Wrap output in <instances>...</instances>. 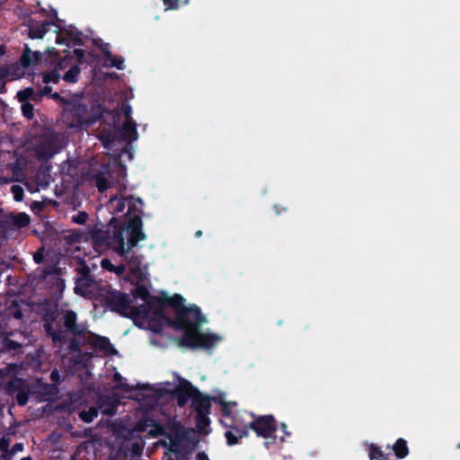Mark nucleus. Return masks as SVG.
Returning a JSON list of instances; mask_svg holds the SVG:
<instances>
[{"mask_svg": "<svg viewBox=\"0 0 460 460\" xmlns=\"http://www.w3.org/2000/svg\"><path fill=\"white\" fill-rule=\"evenodd\" d=\"M9 75V69L5 66H0V81L4 79Z\"/></svg>", "mask_w": 460, "mask_h": 460, "instance_id": "nucleus-46", "label": "nucleus"}, {"mask_svg": "<svg viewBox=\"0 0 460 460\" xmlns=\"http://www.w3.org/2000/svg\"><path fill=\"white\" fill-rule=\"evenodd\" d=\"M113 221H115L114 217L111 219L110 227L107 230L99 228L97 226L89 229L88 240L93 243L94 250L99 253L111 249L120 256L124 252L125 228L120 225L111 226Z\"/></svg>", "mask_w": 460, "mask_h": 460, "instance_id": "nucleus-3", "label": "nucleus"}, {"mask_svg": "<svg viewBox=\"0 0 460 460\" xmlns=\"http://www.w3.org/2000/svg\"><path fill=\"white\" fill-rule=\"evenodd\" d=\"M10 223L17 228H23L30 225L31 217L28 214L21 212L16 215H11Z\"/></svg>", "mask_w": 460, "mask_h": 460, "instance_id": "nucleus-23", "label": "nucleus"}, {"mask_svg": "<svg viewBox=\"0 0 460 460\" xmlns=\"http://www.w3.org/2000/svg\"><path fill=\"white\" fill-rule=\"evenodd\" d=\"M22 449H23V445L22 443H16L13 445L12 451L13 453H15L17 451H22Z\"/></svg>", "mask_w": 460, "mask_h": 460, "instance_id": "nucleus-54", "label": "nucleus"}, {"mask_svg": "<svg viewBox=\"0 0 460 460\" xmlns=\"http://www.w3.org/2000/svg\"><path fill=\"white\" fill-rule=\"evenodd\" d=\"M65 35L66 36L67 41H71L75 46L84 45L83 42V33L80 31L73 30V29H63Z\"/></svg>", "mask_w": 460, "mask_h": 460, "instance_id": "nucleus-25", "label": "nucleus"}, {"mask_svg": "<svg viewBox=\"0 0 460 460\" xmlns=\"http://www.w3.org/2000/svg\"><path fill=\"white\" fill-rule=\"evenodd\" d=\"M41 57V53L39 51H31V49L25 45L24 50L21 56V65L27 68L34 62H37Z\"/></svg>", "mask_w": 460, "mask_h": 460, "instance_id": "nucleus-17", "label": "nucleus"}, {"mask_svg": "<svg viewBox=\"0 0 460 460\" xmlns=\"http://www.w3.org/2000/svg\"><path fill=\"white\" fill-rule=\"evenodd\" d=\"M196 460H209L205 452H199L196 456Z\"/></svg>", "mask_w": 460, "mask_h": 460, "instance_id": "nucleus-53", "label": "nucleus"}, {"mask_svg": "<svg viewBox=\"0 0 460 460\" xmlns=\"http://www.w3.org/2000/svg\"><path fill=\"white\" fill-rule=\"evenodd\" d=\"M281 429H282L283 432L285 433V435H288V436L290 435V433L287 431L288 426L285 423H281Z\"/></svg>", "mask_w": 460, "mask_h": 460, "instance_id": "nucleus-59", "label": "nucleus"}, {"mask_svg": "<svg viewBox=\"0 0 460 460\" xmlns=\"http://www.w3.org/2000/svg\"><path fill=\"white\" fill-rule=\"evenodd\" d=\"M115 388L118 390H121L125 393H130L135 390H140V391H153L154 390L153 387L148 384H137L136 386H134V385H129L128 384H127L126 380L120 381L119 383H118L116 385Z\"/></svg>", "mask_w": 460, "mask_h": 460, "instance_id": "nucleus-21", "label": "nucleus"}, {"mask_svg": "<svg viewBox=\"0 0 460 460\" xmlns=\"http://www.w3.org/2000/svg\"><path fill=\"white\" fill-rule=\"evenodd\" d=\"M7 394L15 398L19 406H25L31 394V389L25 379L15 377L10 380L6 385Z\"/></svg>", "mask_w": 460, "mask_h": 460, "instance_id": "nucleus-8", "label": "nucleus"}, {"mask_svg": "<svg viewBox=\"0 0 460 460\" xmlns=\"http://www.w3.org/2000/svg\"><path fill=\"white\" fill-rule=\"evenodd\" d=\"M118 173H119V176L122 178V180L125 179L127 173H126V167L122 164H119L118 165Z\"/></svg>", "mask_w": 460, "mask_h": 460, "instance_id": "nucleus-48", "label": "nucleus"}, {"mask_svg": "<svg viewBox=\"0 0 460 460\" xmlns=\"http://www.w3.org/2000/svg\"><path fill=\"white\" fill-rule=\"evenodd\" d=\"M166 9L176 10L179 7L180 0H162Z\"/></svg>", "mask_w": 460, "mask_h": 460, "instance_id": "nucleus-41", "label": "nucleus"}, {"mask_svg": "<svg viewBox=\"0 0 460 460\" xmlns=\"http://www.w3.org/2000/svg\"><path fill=\"white\" fill-rule=\"evenodd\" d=\"M115 412H116V406L115 405H112L109 409H104L103 410V413L107 414V415H113V414H115Z\"/></svg>", "mask_w": 460, "mask_h": 460, "instance_id": "nucleus-51", "label": "nucleus"}, {"mask_svg": "<svg viewBox=\"0 0 460 460\" xmlns=\"http://www.w3.org/2000/svg\"><path fill=\"white\" fill-rule=\"evenodd\" d=\"M64 111L67 126L71 128L91 126L94 124L100 117L92 114L86 104L73 100L66 102Z\"/></svg>", "mask_w": 460, "mask_h": 460, "instance_id": "nucleus-6", "label": "nucleus"}, {"mask_svg": "<svg viewBox=\"0 0 460 460\" xmlns=\"http://www.w3.org/2000/svg\"><path fill=\"white\" fill-rule=\"evenodd\" d=\"M45 208V204L41 201H34L32 204H31V210L36 213V214H39Z\"/></svg>", "mask_w": 460, "mask_h": 460, "instance_id": "nucleus-43", "label": "nucleus"}, {"mask_svg": "<svg viewBox=\"0 0 460 460\" xmlns=\"http://www.w3.org/2000/svg\"><path fill=\"white\" fill-rule=\"evenodd\" d=\"M59 317L58 305H47L42 311V323L45 335L49 338L54 347L60 349L66 345L69 352H79L81 350V338L85 335V328L78 324L77 314L73 310L65 311L62 320L64 329L54 328V323Z\"/></svg>", "mask_w": 460, "mask_h": 460, "instance_id": "nucleus-2", "label": "nucleus"}, {"mask_svg": "<svg viewBox=\"0 0 460 460\" xmlns=\"http://www.w3.org/2000/svg\"><path fill=\"white\" fill-rule=\"evenodd\" d=\"M16 98L19 102H25L28 101L35 102H40L38 91H35L32 87H26L19 91L16 94Z\"/></svg>", "mask_w": 460, "mask_h": 460, "instance_id": "nucleus-18", "label": "nucleus"}, {"mask_svg": "<svg viewBox=\"0 0 460 460\" xmlns=\"http://www.w3.org/2000/svg\"><path fill=\"white\" fill-rule=\"evenodd\" d=\"M45 255H44V249L40 248L34 254H33V260L37 264H40L44 261Z\"/></svg>", "mask_w": 460, "mask_h": 460, "instance_id": "nucleus-38", "label": "nucleus"}, {"mask_svg": "<svg viewBox=\"0 0 460 460\" xmlns=\"http://www.w3.org/2000/svg\"><path fill=\"white\" fill-rule=\"evenodd\" d=\"M119 132L122 137L129 142L137 140L138 137L137 123L134 120H126L119 128Z\"/></svg>", "mask_w": 460, "mask_h": 460, "instance_id": "nucleus-14", "label": "nucleus"}, {"mask_svg": "<svg viewBox=\"0 0 460 460\" xmlns=\"http://www.w3.org/2000/svg\"><path fill=\"white\" fill-rule=\"evenodd\" d=\"M101 266L103 270H106L110 272L115 270V265L109 259H102L101 261Z\"/></svg>", "mask_w": 460, "mask_h": 460, "instance_id": "nucleus-40", "label": "nucleus"}, {"mask_svg": "<svg viewBox=\"0 0 460 460\" xmlns=\"http://www.w3.org/2000/svg\"><path fill=\"white\" fill-rule=\"evenodd\" d=\"M52 92V87L49 85H45L43 87H40L38 93L40 94V100L41 101L44 96H50Z\"/></svg>", "mask_w": 460, "mask_h": 460, "instance_id": "nucleus-39", "label": "nucleus"}, {"mask_svg": "<svg viewBox=\"0 0 460 460\" xmlns=\"http://www.w3.org/2000/svg\"><path fill=\"white\" fill-rule=\"evenodd\" d=\"M56 43L57 44H66V46H68V42H67V39H66V36L65 38H61L59 36H57V39H56Z\"/></svg>", "mask_w": 460, "mask_h": 460, "instance_id": "nucleus-52", "label": "nucleus"}, {"mask_svg": "<svg viewBox=\"0 0 460 460\" xmlns=\"http://www.w3.org/2000/svg\"><path fill=\"white\" fill-rule=\"evenodd\" d=\"M49 25H54L56 26L59 31H61V27L54 22L53 21H46L44 22L42 24H40V26H32V25H29V32H28V36L32 39V40H35V39H43V37L45 36V34L49 31Z\"/></svg>", "mask_w": 460, "mask_h": 460, "instance_id": "nucleus-13", "label": "nucleus"}, {"mask_svg": "<svg viewBox=\"0 0 460 460\" xmlns=\"http://www.w3.org/2000/svg\"><path fill=\"white\" fill-rule=\"evenodd\" d=\"M99 414L98 408L93 406L88 410H83L79 412V418L85 423L92 422L94 418H96Z\"/></svg>", "mask_w": 460, "mask_h": 460, "instance_id": "nucleus-28", "label": "nucleus"}, {"mask_svg": "<svg viewBox=\"0 0 460 460\" xmlns=\"http://www.w3.org/2000/svg\"><path fill=\"white\" fill-rule=\"evenodd\" d=\"M230 428L234 429L235 433L232 430L226 431L225 437L228 446H234L238 444L240 438L247 437L249 434L247 427L245 426L243 429L236 428L235 426H230Z\"/></svg>", "mask_w": 460, "mask_h": 460, "instance_id": "nucleus-15", "label": "nucleus"}, {"mask_svg": "<svg viewBox=\"0 0 460 460\" xmlns=\"http://www.w3.org/2000/svg\"><path fill=\"white\" fill-rule=\"evenodd\" d=\"M222 414L223 416H229L231 414V411L228 407V403L227 402H223L222 403Z\"/></svg>", "mask_w": 460, "mask_h": 460, "instance_id": "nucleus-49", "label": "nucleus"}, {"mask_svg": "<svg viewBox=\"0 0 460 460\" xmlns=\"http://www.w3.org/2000/svg\"><path fill=\"white\" fill-rule=\"evenodd\" d=\"M61 79V75L58 69L53 68L49 72L43 75V83L48 84L49 83L58 84Z\"/></svg>", "mask_w": 460, "mask_h": 460, "instance_id": "nucleus-32", "label": "nucleus"}, {"mask_svg": "<svg viewBox=\"0 0 460 460\" xmlns=\"http://www.w3.org/2000/svg\"><path fill=\"white\" fill-rule=\"evenodd\" d=\"M104 305L112 312L122 316L128 317V310L132 300L126 293L119 290H111L103 298Z\"/></svg>", "mask_w": 460, "mask_h": 460, "instance_id": "nucleus-7", "label": "nucleus"}, {"mask_svg": "<svg viewBox=\"0 0 460 460\" xmlns=\"http://www.w3.org/2000/svg\"><path fill=\"white\" fill-rule=\"evenodd\" d=\"M392 449L394 453V455L400 458H405L409 455V447L407 446V441L404 438H398L394 446L392 447Z\"/></svg>", "mask_w": 460, "mask_h": 460, "instance_id": "nucleus-22", "label": "nucleus"}, {"mask_svg": "<svg viewBox=\"0 0 460 460\" xmlns=\"http://www.w3.org/2000/svg\"><path fill=\"white\" fill-rule=\"evenodd\" d=\"M59 378H60V375L58 373V370H53L51 373H50V380L52 382H58L59 381Z\"/></svg>", "mask_w": 460, "mask_h": 460, "instance_id": "nucleus-50", "label": "nucleus"}, {"mask_svg": "<svg viewBox=\"0 0 460 460\" xmlns=\"http://www.w3.org/2000/svg\"><path fill=\"white\" fill-rule=\"evenodd\" d=\"M185 299L179 294L169 296L166 293L151 296L147 300L153 319L164 322L167 326L182 331L181 337L173 339L180 348L211 349L220 341L215 333H204L200 326L206 317L196 305H184Z\"/></svg>", "mask_w": 460, "mask_h": 460, "instance_id": "nucleus-1", "label": "nucleus"}, {"mask_svg": "<svg viewBox=\"0 0 460 460\" xmlns=\"http://www.w3.org/2000/svg\"><path fill=\"white\" fill-rule=\"evenodd\" d=\"M61 150L59 139L57 135H50L42 139L36 147V155L42 161L51 159L56 154Z\"/></svg>", "mask_w": 460, "mask_h": 460, "instance_id": "nucleus-10", "label": "nucleus"}, {"mask_svg": "<svg viewBox=\"0 0 460 460\" xmlns=\"http://www.w3.org/2000/svg\"><path fill=\"white\" fill-rule=\"evenodd\" d=\"M368 456L370 460H388V454L384 453L379 447L374 444L369 447Z\"/></svg>", "mask_w": 460, "mask_h": 460, "instance_id": "nucleus-29", "label": "nucleus"}, {"mask_svg": "<svg viewBox=\"0 0 460 460\" xmlns=\"http://www.w3.org/2000/svg\"><path fill=\"white\" fill-rule=\"evenodd\" d=\"M126 199H127L117 195L111 197L107 204L108 209L111 214L121 213L125 209Z\"/></svg>", "mask_w": 460, "mask_h": 460, "instance_id": "nucleus-19", "label": "nucleus"}, {"mask_svg": "<svg viewBox=\"0 0 460 460\" xmlns=\"http://www.w3.org/2000/svg\"><path fill=\"white\" fill-rule=\"evenodd\" d=\"M113 380L117 383H119L120 381H125V378L119 373H115L113 376Z\"/></svg>", "mask_w": 460, "mask_h": 460, "instance_id": "nucleus-55", "label": "nucleus"}, {"mask_svg": "<svg viewBox=\"0 0 460 460\" xmlns=\"http://www.w3.org/2000/svg\"><path fill=\"white\" fill-rule=\"evenodd\" d=\"M177 405L184 407L188 400H191V407L196 414L210 413L212 397L203 394L190 381L181 379L174 391Z\"/></svg>", "mask_w": 460, "mask_h": 460, "instance_id": "nucleus-4", "label": "nucleus"}, {"mask_svg": "<svg viewBox=\"0 0 460 460\" xmlns=\"http://www.w3.org/2000/svg\"><path fill=\"white\" fill-rule=\"evenodd\" d=\"M142 218L140 215H134L131 217L127 224L126 231L128 233V242L124 243V252L121 258L132 263L134 266L138 267L141 260L138 256L134 255L131 252L136 247L138 242L146 239V234L142 230Z\"/></svg>", "mask_w": 460, "mask_h": 460, "instance_id": "nucleus-5", "label": "nucleus"}, {"mask_svg": "<svg viewBox=\"0 0 460 460\" xmlns=\"http://www.w3.org/2000/svg\"><path fill=\"white\" fill-rule=\"evenodd\" d=\"M201 235H202V231H201V230H198V231H196V233H195V236H196V237H199V236H201Z\"/></svg>", "mask_w": 460, "mask_h": 460, "instance_id": "nucleus-61", "label": "nucleus"}, {"mask_svg": "<svg viewBox=\"0 0 460 460\" xmlns=\"http://www.w3.org/2000/svg\"><path fill=\"white\" fill-rule=\"evenodd\" d=\"M143 451V444L135 441L130 442L126 447L123 446L117 450H111L107 460H130L129 455L139 456Z\"/></svg>", "mask_w": 460, "mask_h": 460, "instance_id": "nucleus-11", "label": "nucleus"}, {"mask_svg": "<svg viewBox=\"0 0 460 460\" xmlns=\"http://www.w3.org/2000/svg\"><path fill=\"white\" fill-rule=\"evenodd\" d=\"M125 270H126L125 265L119 264V265L115 266V270H113L112 272L117 274L118 276H120L125 272Z\"/></svg>", "mask_w": 460, "mask_h": 460, "instance_id": "nucleus-47", "label": "nucleus"}, {"mask_svg": "<svg viewBox=\"0 0 460 460\" xmlns=\"http://www.w3.org/2000/svg\"><path fill=\"white\" fill-rule=\"evenodd\" d=\"M3 446H5V443H4V438H2V439L0 440V448H1V449L3 448Z\"/></svg>", "mask_w": 460, "mask_h": 460, "instance_id": "nucleus-63", "label": "nucleus"}, {"mask_svg": "<svg viewBox=\"0 0 460 460\" xmlns=\"http://www.w3.org/2000/svg\"><path fill=\"white\" fill-rule=\"evenodd\" d=\"M9 314L12 315L14 319H22L23 314L22 308L19 306L16 301H13L12 305L9 307Z\"/></svg>", "mask_w": 460, "mask_h": 460, "instance_id": "nucleus-34", "label": "nucleus"}, {"mask_svg": "<svg viewBox=\"0 0 460 460\" xmlns=\"http://www.w3.org/2000/svg\"><path fill=\"white\" fill-rule=\"evenodd\" d=\"M52 100L56 101V102H61L65 104V106H66V102H70L71 100H66L65 99L64 97H62L58 93H51L50 96H49Z\"/></svg>", "mask_w": 460, "mask_h": 460, "instance_id": "nucleus-45", "label": "nucleus"}, {"mask_svg": "<svg viewBox=\"0 0 460 460\" xmlns=\"http://www.w3.org/2000/svg\"><path fill=\"white\" fill-rule=\"evenodd\" d=\"M21 104L22 115L26 119H31L34 117V106L29 102H21Z\"/></svg>", "mask_w": 460, "mask_h": 460, "instance_id": "nucleus-33", "label": "nucleus"}, {"mask_svg": "<svg viewBox=\"0 0 460 460\" xmlns=\"http://www.w3.org/2000/svg\"><path fill=\"white\" fill-rule=\"evenodd\" d=\"M88 219V214L84 211H80L76 215L73 216L72 221L78 225H84Z\"/></svg>", "mask_w": 460, "mask_h": 460, "instance_id": "nucleus-36", "label": "nucleus"}, {"mask_svg": "<svg viewBox=\"0 0 460 460\" xmlns=\"http://www.w3.org/2000/svg\"><path fill=\"white\" fill-rule=\"evenodd\" d=\"M137 211V208L135 204H129L128 206V213H135Z\"/></svg>", "mask_w": 460, "mask_h": 460, "instance_id": "nucleus-57", "label": "nucleus"}, {"mask_svg": "<svg viewBox=\"0 0 460 460\" xmlns=\"http://www.w3.org/2000/svg\"><path fill=\"white\" fill-rule=\"evenodd\" d=\"M128 317L141 318V319H153L152 314L149 309L147 302H144L142 305L137 306H131L128 310Z\"/></svg>", "mask_w": 460, "mask_h": 460, "instance_id": "nucleus-16", "label": "nucleus"}, {"mask_svg": "<svg viewBox=\"0 0 460 460\" xmlns=\"http://www.w3.org/2000/svg\"><path fill=\"white\" fill-rule=\"evenodd\" d=\"M93 340L91 342L96 349L102 351L107 355H113L117 352L109 338L96 334H93Z\"/></svg>", "mask_w": 460, "mask_h": 460, "instance_id": "nucleus-12", "label": "nucleus"}, {"mask_svg": "<svg viewBox=\"0 0 460 460\" xmlns=\"http://www.w3.org/2000/svg\"><path fill=\"white\" fill-rule=\"evenodd\" d=\"M11 192L15 201H22L23 199V189L20 185H13Z\"/></svg>", "mask_w": 460, "mask_h": 460, "instance_id": "nucleus-35", "label": "nucleus"}, {"mask_svg": "<svg viewBox=\"0 0 460 460\" xmlns=\"http://www.w3.org/2000/svg\"><path fill=\"white\" fill-rule=\"evenodd\" d=\"M69 58L65 57V58H60L58 59V61L57 62V64L55 65L54 68L55 69H58V72L60 73V71L66 69L68 65H69Z\"/></svg>", "mask_w": 460, "mask_h": 460, "instance_id": "nucleus-37", "label": "nucleus"}, {"mask_svg": "<svg viewBox=\"0 0 460 460\" xmlns=\"http://www.w3.org/2000/svg\"><path fill=\"white\" fill-rule=\"evenodd\" d=\"M122 111L126 118V120H133L131 114H132V108L129 104H123L122 105Z\"/></svg>", "mask_w": 460, "mask_h": 460, "instance_id": "nucleus-44", "label": "nucleus"}, {"mask_svg": "<svg viewBox=\"0 0 460 460\" xmlns=\"http://www.w3.org/2000/svg\"><path fill=\"white\" fill-rule=\"evenodd\" d=\"M247 430L252 429L258 437L268 438L277 430L276 420L272 415L255 417L248 425Z\"/></svg>", "mask_w": 460, "mask_h": 460, "instance_id": "nucleus-9", "label": "nucleus"}, {"mask_svg": "<svg viewBox=\"0 0 460 460\" xmlns=\"http://www.w3.org/2000/svg\"><path fill=\"white\" fill-rule=\"evenodd\" d=\"M84 54L85 51L82 49H75L74 55L77 58L78 65L83 64L84 62Z\"/></svg>", "mask_w": 460, "mask_h": 460, "instance_id": "nucleus-42", "label": "nucleus"}, {"mask_svg": "<svg viewBox=\"0 0 460 460\" xmlns=\"http://www.w3.org/2000/svg\"><path fill=\"white\" fill-rule=\"evenodd\" d=\"M162 328H163L162 324H161V323H158L156 326H155V327L153 328V331H154L155 332H160L162 331Z\"/></svg>", "mask_w": 460, "mask_h": 460, "instance_id": "nucleus-58", "label": "nucleus"}, {"mask_svg": "<svg viewBox=\"0 0 460 460\" xmlns=\"http://www.w3.org/2000/svg\"><path fill=\"white\" fill-rule=\"evenodd\" d=\"M210 413H202V414H196V429L199 433L201 434H208L209 433V425H210V419L208 417Z\"/></svg>", "mask_w": 460, "mask_h": 460, "instance_id": "nucleus-20", "label": "nucleus"}, {"mask_svg": "<svg viewBox=\"0 0 460 460\" xmlns=\"http://www.w3.org/2000/svg\"><path fill=\"white\" fill-rule=\"evenodd\" d=\"M66 240L70 243H81L82 241H88L87 233L82 232L80 230L74 231L68 235L66 236Z\"/></svg>", "mask_w": 460, "mask_h": 460, "instance_id": "nucleus-31", "label": "nucleus"}, {"mask_svg": "<svg viewBox=\"0 0 460 460\" xmlns=\"http://www.w3.org/2000/svg\"><path fill=\"white\" fill-rule=\"evenodd\" d=\"M81 73V68L78 64L71 66V67L66 71L62 76L63 80L70 83L75 84L78 81L79 74Z\"/></svg>", "mask_w": 460, "mask_h": 460, "instance_id": "nucleus-26", "label": "nucleus"}, {"mask_svg": "<svg viewBox=\"0 0 460 460\" xmlns=\"http://www.w3.org/2000/svg\"><path fill=\"white\" fill-rule=\"evenodd\" d=\"M6 92V84L4 81H0V93Z\"/></svg>", "mask_w": 460, "mask_h": 460, "instance_id": "nucleus-56", "label": "nucleus"}, {"mask_svg": "<svg viewBox=\"0 0 460 460\" xmlns=\"http://www.w3.org/2000/svg\"><path fill=\"white\" fill-rule=\"evenodd\" d=\"M132 296L135 298H140L144 302H147L152 295L145 285H138L132 291Z\"/></svg>", "mask_w": 460, "mask_h": 460, "instance_id": "nucleus-30", "label": "nucleus"}, {"mask_svg": "<svg viewBox=\"0 0 460 460\" xmlns=\"http://www.w3.org/2000/svg\"><path fill=\"white\" fill-rule=\"evenodd\" d=\"M21 460H32L31 456L22 457Z\"/></svg>", "mask_w": 460, "mask_h": 460, "instance_id": "nucleus-64", "label": "nucleus"}, {"mask_svg": "<svg viewBox=\"0 0 460 460\" xmlns=\"http://www.w3.org/2000/svg\"><path fill=\"white\" fill-rule=\"evenodd\" d=\"M93 180L95 181V185L98 189V190L101 193H103L111 187V182L106 177V174L104 172H99L93 175Z\"/></svg>", "mask_w": 460, "mask_h": 460, "instance_id": "nucleus-24", "label": "nucleus"}, {"mask_svg": "<svg viewBox=\"0 0 460 460\" xmlns=\"http://www.w3.org/2000/svg\"><path fill=\"white\" fill-rule=\"evenodd\" d=\"M3 446H5V443H4V438H2V439L0 440V448H1V449L3 448Z\"/></svg>", "mask_w": 460, "mask_h": 460, "instance_id": "nucleus-62", "label": "nucleus"}, {"mask_svg": "<svg viewBox=\"0 0 460 460\" xmlns=\"http://www.w3.org/2000/svg\"><path fill=\"white\" fill-rule=\"evenodd\" d=\"M5 53V47L3 45H0V57L4 56Z\"/></svg>", "mask_w": 460, "mask_h": 460, "instance_id": "nucleus-60", "label": "nucleus"}, {"mask_svg": "<svg viewBox=\"0 0 460 460\" xmlns=\"http://www.w3.org/2000/svg\"><path fill=\"white\" fill-rule=\"evenodd\" d=\"M106 61H110L111 66H114L119 70L124 68V59L120 56H114L108 49H102Z\"/></svg>", "mask_w": 460, "mask_h": 460, "instance_id": "nucleus-27", "label": "nucleus"}]
</instances>
